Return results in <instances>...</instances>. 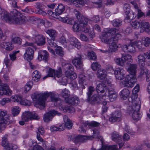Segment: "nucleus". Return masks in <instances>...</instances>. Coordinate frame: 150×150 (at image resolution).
<instances>
[{
  "label": "nucleus",
  "mask_w": 150,
  "mask_h": 150,
  "mask_svg": "<svg viewBox=\"0 0 150 150\" xmlns=\"http://www.w3.org/2000/svg\"><path fill=\"white\" fill-rule=\"evenodd\" d=\"M32 83L31 81L27 83L24 87V91L25 93L28 92L31 88Z\"/></svg>",
  "instance_id": "56"
},
{
  "label": "nucleus",
  "mask_w": 150,
  "mask_h": 150,
  "mask_svg": "<svg viewBox=\"0 0 150 150\" xmlns=\"http://www.w3.org/2000/svg\"><path fill=\"white\" fill-rule=\"evenodd\" d=\"M55 70L51 68H50L47 71V75L44 77L43 79L47 78V77H53L54 76Z\"/></svg>",
  "instance_id": "55"
},
{
  "label": "nucleus",
  "mask_w": 150,
  "mask_h": 150,
  "mask_svg": "<svg viewBox=\"0 0 150 150\" xmlns=\"http://www.w3.org/2000/svg\"><path fill=\"white\" fill-rule=\"evenodd\" d=\"M12 61L9 59L6 58L4 60V63L6 66V69L3 68L2 70L4 73H6L7 72L10 71V68L12 64Z\"/></svg>",
  "instance_id": "31"
},
{
  "label": "nucleus",
  "mask_w": 150,
  "mask_h": 150,
  "mask_svg": "<svg viewBox=\"0 0 150 150\" xmlns=\"http://www.w3.org/2000/svg\"><path fill=\"white\" fill-rule=\"evenodd\" d=\"M69 42L70 44L77 49H79L81 48V44L78 41L77 39L74 37H71L69 39Z\"/></svg>",
  "instance_id": "32"
},
{
  "label": "nucleus",
  "mask_w": 150,
  "mask_h": 150,
  "mask_svg": "<svg viewBox=\"0 0 150 150\" xmlns=\"http://www.w3.org/2000/svg\"><path fill=\"white\" fill-rule=\"evenodd\" d=\"M118 36V38H121V35L119 33L118 30L115 28H106L103 30L102 34L100 36L101 42L104 43L108 44L113 38L114 36L109 38L110 35Z\"/></svg>",
  "instance_id": "5"
},
{
  "label": "nucleus",
  "mask_w": 150,
  "mask_h": 150,
  "mask_svg": "<svg viewBox=\"0 0 150 150\" xmlns=\"http://www.w3.org/2000/svg\"><path fill=\"white\" fill-rule=\"evenodd\" d=\"M59 109L64 112H68L69 113H72L75 112L74 108L72 107H70L68 105H63V104H60L59 105Z\"/></svg>",
  "instance_id": "24"
},
{
  "label": "nucleus",
  "mask_w": 150,
  "mask_h": 150,
  "mask_svg": "<svg viewBox=\"0 0 150 150\" xmlns=\"http://www.w3.org/2000/svg\"><path fill=\"white\" fill-rule=\"evenodd\" d=\"M64 10V6L62 4H59L55 9V13L57 15H60L63 12Z\"/></svg>",
  "instance_id": "40"
},
{
  "label": "nucleus",
  "mask_w": 150,
  "mask_h": 150,
  "mask_svg": "<svg viewBox=\"0 0 150 150\" xmlns=\"http://www.w3.org/2000/svg\"><path fill=\"white\" fill-rule=\"evenodd\" d=\"M122 49L125 52H129L132 53L134 52L135 51L134 47L132 44L128 45H123L122 46Z\"/></svg>",
  "instance_id": "29"
},
{
  "label": "nucleus",
  "mask_w": 150,
  "mask_h": 150,
  "mask_svg": "<svg viewBox=\"0 0 150 150\" xmlns=\"http://www.w3.org/2000/svg\"><path fill=\"white\" fill-rule=\"evenodd\" d=\"M10 117L7 115V111L0 109V132L5 129V124H9L12 122Z\"/></svg>",
  "instance_id": "6"
},
{
  "label": "nucleus",
  "mask_w": 150,
  "mask_h": 150,
  "mask_svg": "<svg viewBox=\"0 0 150 150\" xmlns=\"http://www.w3.org/2000/svg\"><path fill=\"white\" fill-rule=\"evenodd\" d=\"M34 52V50L32 48H27L24 55V59L28 61L31 60L33 58Z\"/></svg>",
  "instance_id": "20"
},
{
  "label": "nucleus",
  "mask_w": 150,
  "mask_h": 150,
  "mask_svg": "<svg viewBox=\"0 0 150 150\" xmlns=\"http://www.w3.org/2000/svg\"><path fill=\"white\" fill-rule=\"evenodd\" d=\"M142 43L146 47H148L150 44V38L148 37H143L142 39Z\"/></svg>",
  "instance_id": "49"
},
{
  "label": "nucleus",
  "mask_w": 150,
  "mask_h": 150,
  "mask_svg": "<svg viewBox=\"0 0 150 150\" xmlns=\"http://www.w3.org/2000/svg\"><path fill=\"white\" fill-rule=\"evenodd\" d=\"M90 100V101L92 103H98L100 101H102L103 99L108 98V96L105 95H98L96 94H94L90 98H88Z\"/></svg>",
  "instance_id": "15"
},
{
  "label": "nucleus",
  "mask_w": 150,
  "mask_h": 150,
  "mask_svg": "<svg viewBox=\"0 0 150 150\" xmlns=\"http://www.w3.org/2000/svg\"><path fill=\"white\" fill-rule=\"evenodd\" d=\"M35 40L37 45L41 46L44 45L45 42V38L41 35H38L35 37Z\"/></svg>",
  "instance_id": "30"
},
{
  "label": "nucleus",
  "mask_w": 150,
  "mask_h": 150,
  "mask_svg": "<svg viewBox=\"0 0 150 150\" xmlns=\"http://www.w3.org/2000/svg\"><path fill=\"white\" fill-rule=\"evenodd\" d=\"M145 56H146L148 59H150V51L146 53L140 54L138 56V62L141 69H144L145 66L144 62L146 60Z\"/></svg>",
  "instance_id": "12"
},
{
  "label": "nucleus",
  "mask_w": 150,
  "mask_h": 150,
  "mask_svg": "<svg viewBox=\"0 0 150 150\" xmlns=\"http://www.w3.org/2000/svg\"><path fill=\"white\" fill-rule=\"evenodd\" d=\"M69 2H70V4H73L77 7H81L83 6L85 4V2L84 0H70Z\"/></svg>",
  "instance_id": "34"
},
{
  "label": "nucleus",
  "mask_w": 150,
  "mask_h": 150,
  "mask_svg": "<svg viewBox=\"0 0 150 150\" xmlns=\"http://www.w3.org/2000/svg\"><path fill=\"white\" fill-rule=\"evenodd\" d=\"M0 15L2 20L10 23L22 24L25 23V17L15 9H13L9 14L0 7Z\"/></svg>",
  "instance_id": "1"
},
{
  "label": "nucleus",
  "mask_w": 150,
  "mask_h": 150,
  "mask_svg": "<svg viewBox=\"0 0 150 150\" xmlns=\"http://www.w3.org/2000/svg\"><path fill=\"white\" fill-rule=\"evenodd\" d=\"M61 113L54 110H51L46 112L43 116V120L45 122H48L52 120L53 117L56 115L59 116Z\"/></svg>",
  "instance_id": "11"
},
{
  "label": "nucleus",
  "mask_w": 150,
  "mask_h": 150,
  "mask_svg": "<svg viewBox=\"0 0 150 150\" xmlns=\"http://www.w3.org/2000/svg\"><path fill=\"white\" fill-rule=\"evenodd\" d=\"M2 146L6 148L8 147L11 146L13 144H10L7 141V138L6 137H3L2 138Z\"/></svg>",
  "instance_id": "52"
},
{
  "label": "nucleus",
  "mask_w": 150,
  "mask_h": 150,
  "mask_svg": "<svg viewBox=\"0 0 150 150\" xmlns=\"http://www.w3.org/2000/svg\"><path fill=\"white\" fill-rule=\"evenodd\" d=\"M60 94L62 96L64 97H65V96L68 97L70 95V93L68 90L65 88L62 90Z\"/></svg>",
  "instance_id": "57"
},
{
  "label": "nucleus",
  "mask_w": 150,
  "mask_h": 150,
  "mask_svg": "<svg viewBox=\"0 0 150 150\" xmlns=\"http://www.w3.org/2000/svg\"><path fill=\"white\" fill-rule=\"evenodd\" d=\"M87 77L85 75L81 74L79 76L78 82L80 84L84 86V85H87Z\"/></svg>",
  "instance_id": "39"
},
{
  "label": "nucleus",
  "mask_w": 150,
  "mask_h": 150,
  "mask_svg": "<svg viewBox=\"0 0 150 150\" xmlns=\"http://www.w3.org/2000/svg\"><path fill=\"white\" fill-rule=\"evenodd\" d=\"M50 98L52 101L53 102H57V103H58L59 104V103L58 102L60 101L57 95L54 93H51V95Z\"/></svg>",
  "instance_id": "46"
},
{
  "label": "nucleus",
  "mask_w": 150,
  "mask_h": 150,
  "mask_svg": "<svg viewBox=\"0 0 150 150\" xmlns=\"http://www.w3.org/2000/svg\"><path fill=\"white\" fill-rule=\"evenodd\" d=\"M100 67V64L97 62H93L91 65V68L94 71H96Z\"/></svg>",
  "instance_id": "64"
},
{
  "label": "nucleus",
  "mask_w": 150,
  "mask_h": 150,
  "mask_svg": "<svg viewBox=\"0 0 150 150\" xmlns=\"http://www.w3.org/2000/svg\"><path fill=\"white\" fill-rule=\"evenodd\" d=\"M72 62L77 68H81L83 66L81 55L79 54H77L74 59L72 60Z\"/></svg>",
  "instance_id": "19"
},
{
  "label": "nucleus",
  "mask_w": 150,
  "mask_h": 150,
  "mask_svg": "<svg viewBox=\"0 0 150 150\" xmlns=\"http://www.w3.org/2000/svg\"><path fill=\"white\" fill-rule=\"evenodd\" d=\"M140 28L142 32L145 31L147 33L150 32V25L149 23L143 21L140 22Z\"/></svg>",
  "instance_id": "27"
},
{
  "label": "nucleus",
  "mask_w": 150,
  "mask_h": 150,
  "mask_svg": "<svg viewBox=\"0 0 150 150\" xmlns=\"http://www.w3.org/2000/svg\"><path fill=\"white\" fill-rule=\"evenodd\" d=\"M88 56L89 59L95 60L96 59V54L93 52H91L88 53Z\"/></svg>",
  "instance_id": "60"
},
{
  "label": "nucleus",
  "mask_w": 150,
  "mask_h": 150,
  "mask_svg": "<svg viewBox=\"0 0 150 150\" xmlns=\"http://www.w3.org/2000/svg\"><path fill=\"white\" fill-rule=\"evenodd\" d=\"M88 20L85 17H82L79 20V23L82 27L81 30L85 33H88L90 30V28L87 25Z\"/></svg>",
  "instance_id": "16"
},
{
  "label": "nucleus",
  "mask_w": 150,
  "mask_h": 150,
  "mask_svg": "<svg viewBox=\"0 0 150 150\" xmlns=\"http://www.w3.org/2000/svg\"><path fill=\"white\" fill-rule=\"evenodd\" d=\"M111 137L112 140L116 142L119 141L121 139V136L116 133H112Z\"/></svg>",
  "instance_id": "45"
},
{
  "label": "nucleus",
  "mask_w": 150,
  "mask_h": 150,
  "mask_svg": "<svg viewBox=\"0 0 150 150\" xmlns=\"http://www.w3.org/2000/svg\"><path fill=\"white\" fill-rule=\"evenodd\" d=\"M20 108L18 106H14L11 109L12 114L13 116L17 115L19 113Z\"/></svg>",
  "instance_id": "50"
},
{
  "label": "nucleus",
  "mask_w": 150,
  "mask_h": 150,
  "mask_svg": "<svg viewBox=\"0 0 150 150\" xmlns=\"http://www.w3.org/2000/svg\"><path fill=\"white\" fill-rule=\"evenodd\" d=\"M114 88H109L108 95L107 96L109 97L111 101H113L115 100L117 96V93L115 91Z\"/></svg>",
  "instance_id": "22"
},
{
  "label": "nucleus",
  "mask_w": 150,
  "mask_h": 150,
  "mask_svg": "<svg viewBox=\"0 0 150 150\" xmlns=\"http://www.w3.org/2000/svg\"><path fill=\"white\" fill-rule=\"evenodd\" d=\"M122 117V114L121 112L116 111L111 115L109 118V120L112 122H119L121 120Z\"/></svg>",
  "instance_id": "18"
},
{
  "label": "nucleus",
  "mask_w": 150,
  "mask_h": 150,
  "mask_svg": "<svg viewBox=\"0 0 150 150\" xmlns=\"http://www.w3.org/2000/svg\"><path fill=\"white\" fill-rule=\"evenodd\" d=\"M104 83L100 82L98 84L96 87V91L98 95H108V90L106 87L105 84Z\"/></svg>",
  "instance_id": "13"
},
{
  "label": "nucleus",
  "mask_w": 150,
  "mask_h": 150,
  "mask_svg": "<svg viewBox=\"0 0 150 150\" xmlns=\"http://www.w3.org/2000/svg\"><path fill=\"white\" fill-rule=\"evenodd\" d=\"M62 71L61 68H59L55 71L54 76L59 78L62 76Z\"/></svg>",
  "instance_id": "62"
},
{
  "label": "nucleus",
  "mask_w": 150,
  "mask_h": 150,
  "mask_svg": "<svg viewBox=\"0 0 150 150\" xmlns=\"http://www.w3.org/2000/svg\"><path fill=\"white\" fill-rule=\"evenodd\" d=\"M133 97L131 98L132 105L128 108L127 113L134 120L137 121L141 117L139 113L141 102L139 98H137L136 99L133 100Z\"/></svg>",
  "instance_id": "3"
},
{
  "label": "nucleus",
  "mask_w": 150,
  "mask_h": 150,
  "mask_svg": "<svg viewBox=\"0 0 150 150\" xmlns=\"http://www.w3.org/2000/svg\"><path fill=\"white\" fill-rule=\"evenodd\" d=\"M132 28L134 29H138L140 26V23L137 21H133L131 23Z\"/></svg>",
  "instance_id": "53"
},
{
  "label": "nucleus",
  "mask_w": 150,
  "mask_h": 150,
  "mask_svg": "<svg viewBox=\"0 0 150 150\" xmlns=\"http://www.w3.org/2000/svg\"><path fill=\"white\" fill-rule=\"evenodd\" d=\"M56 53L58 55L63 56L64 55V52L62 51V48L61 47H57L56 49Z\"/></svg>",
  "instance_id": "61"
},
{
  "label": "nucleus",
  "mask_w": 150,
  "mask_h": 150,
  "mask_svg": "<svg viewBox=\"0 0 150 150\" xmlns=\"http://www.w3.org/2000/svg\"><path fill=\"white\" fill-rule=\"evenodd\" d=\"M11 41L13 43L18 45L21 44L22 39L20 37L16 36L14 35H12L11 37Z\"/></svg>",
  "instance_id": "33"
},
{
  "label": "nucleus",
  "mask_w": 150,
  "mask_h": 150,
  "mask_svg": "<svg viewBox=\"0 0 150 150\" xmlns=\"http://www.w3.org/2000/svg\"><path fill=\"white\" fill-rule=\"evenodd\" d=\"M41 74L40 72L35 70L32 74L33 80L36 82L39 81L41 77Z\"/></svg>",
  "instance_id": "36"
},
{
  "label": "nucleus",
  "mask_w": 150,
  "mask_h": 150,
  "mask_svg": "<svg viewBox=\"0 0 150 150\" xmlns=\"http://www.w3.org/2000/svg\"><path fill=\"white\" fill-rule=\"evenodd\" d=\"M63 118L65 125L64 124H62L58 127V131H63L65 129L66 127L69 129H70L72 127V124L71 121L68 117L66 115H64L63 117Z\"/></svg>",
  "instance_id": "10"
},
{
  "label": "nucleus",
  "mask_w": 150,
  "mask_h": 150,
  "mask_svg": "<svg viewBox=\"0 0 150 150\" xmlns=\"http://www.w3.org/2000/svg\"><path fill=\"white\" fill-rule=\"evenodd\" d=\"M39 117L34 112H31L29 111H26L24 112L22 115V119L25 121H28L29 120L39 119Z\"/></svg>",
  "instance_id": "9"
},
{
  "label": "nucleus",
  "mask_w": 150,
  "mask_h": 150,
  "mask_svg": "<svg viewBox=\"0 0 150 150\" xmlns=\"http://www.w3.org/2000/svg\"><path fill=\"white\" fill-rule=\"evenodd\" d=\"M102 82L104 83V84H105L106 87H108V90H109V88H114V86L113 85L110 84L111 83L110 80L106 79L105 81V82L104 81Z\"/></svg>",
  "instance_id": "54"
},
{
  "label": "nucleus",
  "mask_w": 150,
  "mask_h": 150,
  "mask_svg": "<svg viewBox=\"0 0 150 150\" xmlns=\"http://www.w3.org/2000/svg\"><path fill=\"white\" fill-rule=\"evenodd\" d=\"M65 102L69 104L76 105L79 103V99L76 96L74 97L70 98H67L65 99Z\"/></svg>",
  "instance_id": "26"
},
{
  "label": "nucleus",
  "mask_w": 150,
  "mask_h": 150,
  "mask_svg": "<svg viewBox=\"0 0 150 150\" xmlns=\"http://www.w3.org/2000/svg\"><path fill=\"white\" fill-rule=\"evenodd\" d=\"M59 21L64 23H67L70 25L72 24V22L73 21V19L72 18H69L68 16L65 17H59Z\"/></svg>",
  "instance_id": "42"
},
{
  "label": "nucleus",
  "mask_w": 150,
  "mask_h": 150,
  "mask_svg": "<svg viewBox=\"0 0 150 150\" xmlns=\"http://www.w3.org/2000/svg\"><path fill=\"white\" fill-rule=\"evenodd\" d=\"M141 76L142 75L145 74L146 76V80L147 81H149L150 80V74L148 73V71L146 69H141Z\"/></svg>",
  "instance_id": "48"
},
{
  "label": "nucleus",
  "mask_w": 150,
  "mask_h": 150,
  "mask_svg": "<svg viewBox=\"0 0 150 150\" xmlns=\"http://www.w3.org/2000/svg\"><path fill=\"white\" fill-rule=\"evenodd\" d=\"M73 28L74 32H77L81 30L82 27L81 26L79 23V24H78L77 23V21H75L74 22Z\"/></svg>",
  "instance_id": "47"
},
{
  "label": "nucleus",
  "mask_w": 150,
  "mask_h": 150,
  "mask_svg": "<svg viewBox=\"0 0 150 150\" xmlns=\"http://www.w3.org/2000/svg\"><path fill=\"white\" fill-rule=\"evenodd\" d=\"M95 91L94 88L92 86H89L88 88V91L87 94L88 98H90L92 94Z\"/></svg>",
  "instance_id": "58"
},
{
  "label": "nucleus",
  "mask_w": 150,
  "mask_h": 150,
  "mask_svg": "<svg viewBox=\"0 0 150 150\" xmlns=\"http://www.w3.org/2000/svg\"><path fill=\"white\" fill-rule=\"evenodd\" d=\"M122 58H123L125 63L132 62L133 61L132 56L129 54H124L122 55Z\"/></svg>",
  "instance_id": "41"
},
{
  "label": "nucleus",
  "mask_w": 150,
  "mask_h": 150,
  "mask_svg": "<svg viewBox=\"0 0 150 150\" xmlns=\"http://www.w3.org/2000/svg\"><path fill=\"white\" fill-rule=\"evenodd\" d=\"M62 65L63 70L64 71L65 75L67 77L73 79L76 78V74L73 72L74 67L71 64L63 62Z\"/></svg>",
  "instance_id": "7"
},
{
  "label": "nucleus",
  "mask_w": 150,
  "mask_h": 150,
  "mask_svg": "<svg viewBox=\"0 0 150 150\" xmlns=\"http://www.w3.org/2000/svg\"><path fill=\"white\" fill-rule=\"evenodd\" d=\"M88 124L87 123H86V122L84 123L83 125H81L79 128L78 129V131L79 132L82 133L85 132L86 131V129L84 127H86V126L88 125Z\"/></svg>",
  "instance_id": "59"
},
{
  "label": "nucleus",
  "mask_w": 150,
  "mask_h": 150,
  "mask_svg": "<svg viewBox=\"0 0 150 150\" xmlns=\"http://www.w3.org/2000/svg\"><path fill=\"white\" fill-rule=\"evenodd\" d=\"M124 70L121 68H118L116 69L114 71L116 78L119 80H121L123 79L125 77L124 73Z\"/></svg>",
  "instance_id": "23"
},
{
  "label": "nucleus",
  "mask_w": 150,
  "mask_h": 150,
  "mask_svg": "<svg viewBox=\"0 0 150 150\" xmlns=\"http://www.w3.org/2000/svg\"><path fill=\"white\" fill-rule=\"evenodd\" d=\"M48 53L45 50H40L38 52V59L47 61L49 58Z\"/></svg>",
  "instance_id": "21"
},
{
  "label": "nucleus",
  "mask_w": 150,
  "mask_h": 150,
  "mask_svg": "<svg viewBox=\"0 0 150 150\" xmlns=\"http://www.w3.org/2000/svg\"><path fill=\"white\" fill-rule=\"evenodd\" d=\"M11 94V90L6 84H3L0 87V98L4 95L10 96Z\"/></svg>",
  "instance_id": "17"
},
{
  "label": "nucleus",
  "mask_w": 150,
  "mask_h": 150,
  "mask_svg": "<svg viewBox=\"0 0 150 150\" xmlns=\"http://www.w3.org/2000/svg\"><path fill=\"white\" fill-rule=\"evenodd\" d=\"M11 99L12 101L17 102L22 105L30 106L31 104L30 101L27 99L22 100L21 96H12Z\"/></svg>",
  "instance_id": "14"
},
{
  "label": "nucleus",
  "mask_w": 150,
  "mask_h": 150,
  "mask_svg": "<svg viewBox=\"0 0 150 150\" xmlns=\"http://www.w3.org/2000/svg\"><path fill=\"white\" fill-rule=\"evenodd\" d=\"M107 72L105 70L100 69L97 71V75L98 77L100 79H104L107 77Z\"/></svg>",
  "instance_id": "28"
},
{
  "label": "nucleus",
  "mask_w": 150,
  "mask_h": 150,
  "mask_svg": "<svg viewBox=\"0 0 150 150\" xmlns=\"http://www.w3.org/2000/svg\"><path fill=\"white\" fill-rule=\"evenodd\" d=\"M113 26L114 27H118L121 25L122 23V21L118 19H115L112 22Z\"/></svg>",
  "instance_id": "51"
},
{
  "label": "nucleus",
  "mask_w": 150,
  "mask_h": 150,
  "mask_svg": "<svg viewBox=\"0 0 150 150\" xmlns=\"http://www.w3.org/2000/svg\"><path fill=\"white\" fill-rule=\"evenodd\" d=\"M45 32L50 36L51 39L52 40H54L57 35V31L53 29H49L45 30Z\"/></svg>",
  "instance_id": "37"
},
{
  "label": "nucleus",
  "mask_w": 150,
  "mask_h": 150,
  "mask_svg": "<svg viewBox=\"0 0 150 150\" xmlns=\"http://www.w3.org/2000/svg\"><path fill=\"white\" fill-rule=\"evenodd\" d=\"M137 66V64H130L127 68V71L129 73V75L126 76L124 80V85L127 87H132L136 83L137 79L136 74Z\"/></svg>",
  "instance_id": "2"
},
{
  "label": "nucleus",
  "mask_w": 150,
  "mask_h": 150,
  "mask_svg": "<svg viewBox=\"0 0 150 150\" xmlns=\"http://www.w3.org/2000/svg\"><path fill=\"white\" fill-rule=\"evenodd\" d=\"M117 146L116 145L108 146L103 147L99 150H97L92 148L91 149V150H118Z\"/></svg>",
  "instance_id": "43"
},
{
  "label": "nucleus",
  "mask_w": 150,
  "mask_h": 150,
  "mask_svg": "<svg viewBox=\"0 0 150 150\" xmlns=\"http://www.w3.org/2000/svg\"><path fill=\"white\" fill-rule=\"evenodd\" d=\"M93 135L92 138H97L99 139L101 141L102 144H103V137L100 135V132L99 130L96 129H95L93 130Z\"/></svg>",
  "instance_id": "38"
},
{
  "label": "nucleus",
  "mask_w": 150,
  "mask_h": 150,
  "mask_svg": "<svg viewBox=\"0 0 150 150\" xmlns=\"http://www.w3.org/2000/svg\"><path fill=\"white\" fill-rule=\"evenodd\" d=\"M130 6L127 4H125L124 6V10L126 15L130 13Z\"/></svg>",
  "instance_id": "63"
},
{
  "label": "nucleus",
  "mask_w": 150,
  "mask_h": 150,
  "mask_svg": "<svg viewBox=\"0 0 150 150\" xmlns=\"http://www.w3.org/2000/svg\"><path fill=\"white\" fill-rule=\"evenodd\" d=\"M1 47L7 51L12 50L14 48V45L11 42L5 41L2 43L1 45Z\"/></svg>",
  "instance_id": "25"
},
{
  "label": "nucleus",
  "mask_w": 150,
  "mask_h": 150,
  "mask_svg": "<svg viewBox=\"0 0 150 150\" xmlns=\"http://www.w3.org/2000/svg\"><path fill=\"white\" fill-rule=\"evenodd\" d=\"M129 91L128 89L124 88L120 92V95L121 98L125 100L129 96Z\"/></svg>",
  "instance_id": "35"
},
{
  "label": "nucleus",
  "mask_w": 150,
  "mask_h": 150,
  "mask_svg": "<svg viewBox=\"0 0 150 150\" xmlns=\"http://www.w3.org/2000/svg\"><path fill=\"white\" fill-rule=\"evenodd\" d=\"M51 92H46L42 93H34L31 98L34 102L35 106L40 109L45 107V100L49 97H50Z\"/></svg>",
  "instance_id": "4"
},
{
  "label": "nucleus",
  "mask_w": 150,
  "mask_h": 150,
  "mask_svg": "<svg viewBox=\"0 0 150 150\" xmlns=\"http://www.w3.org/2000/svg\"><path fill=\"white\" fill-rule=\"evenodd\" d=\"M114 61L117 64L120 66H123L125 65L123 59L122 58V56L121 58H115L114 59Z\"/></svg>",
  "instance_id": "44"
},
{
  "label": "nucleus",
  "mask_w": 150,
  "mask_h": 150,
  "mask_svg": "<svg viewBox=\"0 0 150 150\" xmlns=\"http://www.w3.org/2000/svg\"><path fill=\"white\" fill-rule=\"evenodd\" d=\"M120 38H118V36H114L113 38L108 44H109V48L111 52H115L117 50L118 48L122 47L121 44L118 42V40Z\"/></svg>",
  "instance_id": "8"
}]
</instances>
